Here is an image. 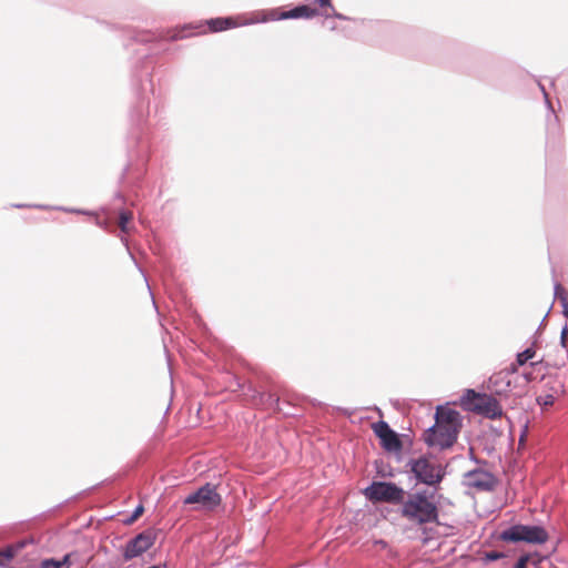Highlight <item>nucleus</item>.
<instances>
[{"label": "nucleus", "mask_w": 568, "mask_h": 568, "mask_svg": "<svg viewBox=\"0 0 568 568\" xmlns=\"http://www.w3.org/2000/svg\"><path fill=\"white\" fill-rule=\"evenodd\" d=\"M434 493L427 489L407 494L400 503V515L408 521L425 525L438 520V508Z\"/></svg>", "instance_id": "1"}, {"label": "nucleus", "mask_w": 568, "mask_h": 568, "mask_svg": "<svg viewBox=\"0 0 568 568\" xmlns=\"http://www.w3.org/2000/svg\"><path fill=\"white\" fill-rule=\"evenodd\" d=\"M69 560V556H64L62 560L53 558L44 559L41 561V568H61Z\"/></svg>", "instance_id": "21"}, {"label": "nucleus", "mask_w": 568, "mask_h": 568, "mask_svg": "<svg viewBox=\"0 0 568 568\" xmlns=\"http://www.w3.org/2000/svg\"><path fill=\"white\" fill-rule=\"evenodd\" d=\"M457 436V427L435 424L426 430L424 440L428 446L445 449L456 443Z\"/></svg>", "instance_id": "6"}, {"label": "nucleus", "mask_w": 568, "mask_h": 568, "mask_svg": "<svg viewBox=\"0 0 568 568\" xmlns=\"http://www.w3.org/2000/svg\"><path fill=\"white\" fill-rule=\"evenodd\" d=\"M212 32H220L231 28H235L237 24L231 17L226 18H214L206 21Z\"/></svg>", "instance_id": "15"}, {"label": "nucleus", "mask_w": 568, "mask_h": 568, "mask_svg": "<svg viewBox=\"0 0 568 568\" xmlns=\"http://www.w3.org/2000/svg\"><path fill=\"white\" fill-rule=\"evenodd\" d=\"M331 10H332V12H331V13H325V17H326V18H331V17H333V18H336V19H338V20H351L348 17H346V16H344V14H342V13L337 12L334 8H333V9H331Z\"/></svg>", "instance_id": "27"}, {"label": "nucleus", "mask_w": 568, "mask_h": 568, "mask_svg": "<svg viewBox=\"0 0 568 568\" xmlns=\"http://www.w3.org/2000/svg\"><path fill=\"white\" fill-rule=\"evenodd\" d=\"M536 352L532 347H528L517 354L516 362L519 366L525 365L529 359L535 356Z\"/></svg>", "instance_id": "20"}, {"label": "nucleus", "mask_w": 568, "mask_h": 568, "mask_svg": "<svg viewBox=\"0 0 568 568\" xmlns=\"http://www.w3.org/2000/svg\"><path fill=\"white\" fill-rule=\"evenodd\" d=\"M548 317V314H545L542 320H541V323H545L546 318Z\"/></svg>", "instance_id": "35"}, {"label": "nucleus", "mask_w": 568, "mask_h": 568, "mask_svg": "<svg viewBox=\"0 0 568 568\" xmlns=\"http://www.w3.org/2000/svg\"><path fill=\"white\" fill-rule=\"evenodd\" d=\"M465 483L479 491H491L497 485V479L491 473L477 468L465 474Z\"/></svg>", "instance_id": "11"}, {"label": "nucleus", "mask_w": 568, "mask_h": 568, "mask_svg": "<svg viewBox=\"0 0 568 568\" xmlns=\"http://www.w3.org/2000/svg\"><path fill=\"white\" fill-rule=\"evenodd\" d=\"M4 564L2 561H0V566H3Z\"/></svg>", "instance_id": "37"}, {"label": "nucleus", "mask_w": 568, "mask_h": 568, "mask_svg": "<svg viewBox=\"0 0 568 568\" xmlns=\"http://www.w3.org/2000/svg\"><path fill=\"white\" fill-rule=\"evenodd\" d=\"M462 404L465 409L489 419H496L503 416V408L499 402L494 396L486 393L466 389L465 394L462 396Z\"/></svg>", "instance_id": "2"}, {"label": "nucleus", "mask_w": 568, "mask_h": 568, "mask_svg": "<svg viewBox=\"0 0 568 568\" xmlns=\"http://www.w3.org/2000/svg\"><path fill=\"white\" fill-rule=\"evenodd\" d=\"M548 317V314H545L542 320H541V323H545L546 318Z\"/></svg>", "instance_id": "34"}, {"label": "nucleus", "mask_w": 568, "mask_h": 568, "mask_svg": "<svg viewBox=\"0 0 568 568\" xmlns=\"http://www.w3.org/2000/svg\"><path fill=\"white\" fill-rule=\"evenodd\" d=\"M528 559H529V558H528V556H527V555L521 556V557L517 560V562H516V565H515V567H514V568H527Z\"/></svg>", "instance_id": "28"}, {"label": "nucleus", "mask_w": 568, "mask_h": 568, "mask_svg": "<svg viewBox=\"0 0 568 568\" xmlns=\"http://www.w3.org/2000/svg\"><path fill=\"white\" fill-rule=\"evenodd\" d=\"M509 387V373L499 372L490 376L488 379V388L498 395L507 393Z\"/></svg>", "instance_id": "14"}, {"label": "nucleus", "mask_w": 568, "mask_h": 568, "mask_svg": "<svg viewBox=\"0 0 568 568\" xmlns=\"http://www.w3.org/2000/svg\"><path fill=\"white\" fill-rule=\"evenodd\" d=\"M460 416L455 409L438 406L435 414V424L459 427Z\"/></svg>", "instance_id": "13"}, {"label": "nucleus", "mask_w": 568, "mask_h": 568, "mask_svg": "<svg viewBox=\"0 0 568 568\" xmlns=\"http://www.w3.org/2000/svg\"><path fill=\"white\" fill-rule=\"evenodd\" d=\"M320 7L333 9L331 0H316Z\"/></svg>", "instance_id": "30"}, {"label": "nucleus", "mask_w": 568, "mask_h": 568, "mask_svg": "<svg viewBox=\"0 0 568 568\" xmlns=\"http://www.w3.org/2000/svg\"><path fill=\"white\" fill-rule=\"evenodd\" d=\"M407 467H409L417 483L427 486H437L446 475L445 468L440 464L434 463L424 456L409 459Z\"/></svg>", "instance_id": "3"}, {"label": "nucleus", "mask_w": 568, "mask_h": 568, "mask_svg": "<svg viewBox=\"0 0 568 568\" xmlns=\"http://www.w3.org/2000/svg\"><path fill=\"white\" fill-rule=\"evenodd\" d=\"M373 430L379 438L382 447L386 452H399L403 447L398 434L393 430L385 420H378L373 424Z\"/></svg>", "instance_id": "10"}, {"label": "nucleus", "mask_w": 568, "mask_h": 568, "mask_svg": "<svg viewBox=\"0 0 568 568\" xmlns=\"http://www.w3.org/2000/svg\"><path fill=\"white\" fill-rule=\"evenodd\" d=\"M149 90H150V92H152V93H153V91H154V89H153V83H152V81H151V80L149 81Z\"/></svg>", "instance_id": "32"}, {"label": "nucleus", "mask_w": 568, "mask_h": 568, "mask_svg": "<svg viewBox=\"0 0 568 568\" xmlns=\"http://www.w3.org/2000/svg\"><path fill=\"white\" fill-rule=\"evenodd\" d=\"M554 291H555V297L557 300H559L561 305L568 303V292L559 283L555 284Z\"/></svg>", "instance_id": "22"}, {"label": "nucleus", "mask_w": 568, "mask_h": 568, "mask_svg": "<svg viewBox=\"0 0 568 568\" xmlns=\"http://www.w3.org/2000/svg\"><path fill=\"white\" fill-rule=\"evenodd\" d=\"M16 209H24V207H34L40 210H48L53 209V206L43 205V204H13L12 205ZM55 210H60L67 213H73V214H83V215H94L93 212L81 210V209H71V207H63V206H54Z\"/></svg>", "instance_id": "16"}, {"label": "nucleus", "mask_w": 568, "mask_h": 568, "mask_svg": "<svg viewBox=\"0 0 568 568\" xmlns=\"http://www.w3.org/2000/svg\"><path fill=\"white\" fill-rule=\"evenodd\" d=\"M156 530L145 529L131 538L124 546L123 558L130 560L149 550L155 542Z\"/></svg>", "instance_id": "9"}, {"label": "nucleus", "mask_w": 568, "mask_h": 568, "mask_svg": "<svg viewBox=\"0 0 568 568\" xmlns=\"http://www.w3.org/2000/svg\"><path fill=\"white\" fill-rule=\"evenodd\" d=\"M191 29H194V27H192L191 24L189 26H184L182 27L181 29H174V30H171L169 31L168 33V39L172 40V41H175V40H179V39H183V38H186L189 34L186 33L187 30H191Z\"/></svg>", "instance_id": "18"}, {"label": "nucleus", "mask_w": 568, "mask_h": 568, "mask_svg": "<svg viewBox=\"0 0 568 568\" xmlns=\"http://www.w3.org/2000/svg\"><path fill=\"white\" fill-rule=\"evenodd\" d=\"M133 214L130 211L122 210L119 213V226L123 233L129 231L128 223L132 220Z\"/></svg>", "instance_id": "19"}, {"label": "nucleus", "mask_w": 568, "mask_h": 568, "mask_svg": "<svg viewBox=\"0 0 568 568\" xmlns=\"http://www.w3.org/2000/svg\"><path fill=\"white\" fill-rule=\"evenodd\" d=\"M318 14L317 9L311 8L306 4L297 6L291 10L278 12L276 9L270 10L262 14L261 18L245 21L242 24H248V23H257V22H266V21H276V20H285V19H298V18H306L311 19Z\"/></svg>", "instance_id": "8"}, {"label": "nucleus", "mask_w": 568, "mask_h": 568, "mask_svg": "<svg viewBox=\"0 0 568 568\" xmlns=\"http://www.w3.org/2000/svg\"><path fill=\"white\" fill-rule=\"evenodd\" d=\"M16 555V550L12 547H8L4 550H0V556L6 560H11Z\"/></svg>", "instance_id": "26"}, {"label": "nucleus", "mask_w": 568, "mask_h": 568, "mask_svg": "<svg viewBox=\"0 0 568 568\" xmlns=\"http://www.w3.org/2000/svg\"><path fill=\"white\" fill-rule=\"evenodd\" d=\"M548 317V314H545L542 320H541V323H545L546 318Z\"/></svg>", "instance_id": "33"}, {"label": "nucleus", "mask_w": 568, "mask_h": 568, "mask_svg": "<svg viewBox=\"0 0 568 568\" xmlns=\"http://www.w3.org/2000/svg\"><path fill=\"white\" fill-rule=\"evenodd\" d=\"M562 306V314L565 315V317L568 320V303L567 304H564L561 305Z\"/></svg>", "instance_id": "31"}, {"label": "nucleus", "mask_w": 568, "mask_h": 568, "mask_svg": "<svg viewBox=\"0 0 568 568\" xmlns=\"http://www.w3.org/2000/svg\"><path fill=\"white\" fill-rule=\"evenodd\" d=\"M185 505H200L205 510H214L222 503L221 495L216 491V487L210 483L201 486L197 490L191 493L184 498Z\"/></svg>", "instance_id": "7"}, {"label": "nucleus", "mask_w": 568, "mask_h": 568, "mask_svg": "<svg viewBox=\"0 0 568 568\" xmlns=\"http://www.w3.org/2000/svg\"><path fill=\"white\" fill-rule=\"evenodd\" d=\"M505 555L504 552H500V551H496V550H493V551H488L485 554V560L486 561H496L500 558H504Z\"/></svg>", "instance_id": "25"}, {"label": "nucleus", "mask_w": 568, "mask_h": 568, "mask_svg": "<svg viewBox=\"0 0 568 568\" xmlns=\"http://www.w3.org/2000/svg\"><path fill=\"white\" fill-rule=\"evenodd\" d=\"M536 400L540 407H548L554 405L555 396L552 394H545L538 396Z\"/></svg>", "instance_id": "23"}, {"label": "nucleus", "mask_w": 568, "mask_h": 568, "mask_svg": "<svg viewBox=\"0 0 568 568\" xmlns=\"http://www.w3.org/2000/svg\"><path fill=\"white\" fill-rule=\"evenodd\" d=\"M548 317V314H545L542 320H541V323H545L546 318Z\"/></svg>", "instance_id": "36"}, {"label": "nucleus", "mask_w": 568, "mask_h": 568, "mask_svg": "<svg viewBox=\"0 0 568 568\" xmlns=\"http://www.w3.org/2000/svg\"><path fill=\"white\" fill-rule=\"evenodd\" d=\"M364 496L372 501L400 505L405 490L393 481H373L363 490Z\"/></svg>", "instance_id": "5"}, {"label": "nucleus", "mask_w": 568, "mask_h": 568, "mask_svg": "<svg viewBox=\"0 0 568 568\" xmlns=\"http://www.w3.org/2000/svg\"><path fill=\"white\" fill-rule=\"evenodd\" d=\"M567 337H568V327L565 326L560 333V344L562 345V347H566Z\"/></svg>", "instance_id": "29"}, {"label": "nucleus", "mask_w": 568, "mask_h": 568, "mask_svg": "<svg viewBox=\"0 0 568 568\" xmlns=\"http://www.w3.org/2000/svg\"><path fill=\"white\" fill-rule=\"evenodd\" d=\"M144 511V508L142 505H139L133 510L132 515L125 520L126 524H132L134 520H136Z\"/></svg>", "instance_id": "24"}, {"label": "nucleus", "mask_w": 568, "mask_h": 568, "mask_svg": "<svg viewBox=\"0 0 568 568\" xmlns=\"http://www.w3.org/2000/svg\"><path fill=\"white\" fill-rule=\"evenodd\" d=\"M499 539L510 542L525 541L528 544H545L548 540V532L538 525H513L499 534Z\"/></svg>", "instance_id": "4"}, {"label": "nucleus", "mask_w": 568, "mask_h": 568, "mask_svg": "<svg viewBox=\"0 0 568 568\" xmlns=\"http://www.w3.org/2000/svg\"><path fill=\"white\" fill-rule=\"evenodd\" d=\"M150 114V100L144 94H139L135 105L130 112V118L136 125L142 124Z\"/></svg>", "instance_id": "12"}, {"label": "nucleus", "mask_w": 568, "mask_h": 568, "mask_svg": "<svg viewBox=\"0 0 568 568\" xmlns=\"http://www.w3.org/2000/svg\"><path fill=\"white\" fill-rule=\"evenodd\" d=\"M538 88H539L540 92L542 93V97H544V100H545V105H546L547 111H548V118L551 116L554 119V121L558 122L559 118L556 114V111H555V109L552 106V103H551V101L549 99V94L546 91L545 85L540 81H538Z\"/></svg>", "instance_id": "17"}]
</instances>
